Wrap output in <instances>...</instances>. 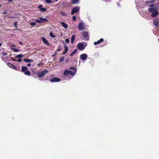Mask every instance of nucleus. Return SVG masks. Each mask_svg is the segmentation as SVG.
Wrapping results in <instances>:
<instances>
[{"instance_id":"42","label":"nucleus","mask_w":159,"mask_h":159,"mask_svg":"<svg viewBox=\"0 0 159 159\" xmlns=\"http://www.w3.org/2000/svg\"><path fill=\"white\" fill-rule=\"evenodd\" d=\"M7 13V11L6 10H4L3 11V14H6Z\"/></svg>"},{"instance_id":"25","label":"nucleus","mask_w":159,"mask_h":159,"mask_svg":"<svg viewBox=\"0 0 159 159\" xmlns=\"http://www.w3.org/2000/svg\"><path fill=\"white\" fill-rule=\"evenodd\" d=\"M35 21L37 23H42V21L41 20H40V18H39V19L36 20H35Z\"/></svg>"},{"instance_id":"22","label":"nucleus","mask_w":159,"mask_h":159,"mask_svg":"<svg viewBox=\"0 0 159 159\" xmlns=\"http://www.w3.org/2000/svg\"><path fill=\"white\" fill-rule=\"evenodd\" d=\"M64 75H69V70H65L64 72Z\"/></svg>"},{"instance_id":"5","label":"nucleus","mask_w":159,"mask_h":159,"mask_svg":"<svg viewBox=\"0 0 159 159\" xmlns=\"http://www.w3.org/2000/svg\"><path fill=\"white\" fill-rule=\"evenodd\" d=\"M83 38L86 40L89 39V36L88 32L87 31H84L81 34Z\"/></svg>"},{"instance_id":"3","label":"nucleus","mask_w":159,"mask_h":159,"mask_svg":"<svg viewBox=\"0 0 159 159\" xmlns=\"http://www.w3.org/2000/svg\"><path fill=\"white\" fill-rule=\"evenodd\" d=\"M48 72L46 69L44 70L41 72L38 73V75L37 76L38 77H42L43 76L46 74Z\"/></svg>"},{"instance_id":"46","label":"nucleus","mask_w":159,"mask_h":159,"mask_svg":"<svg viewBox=\"0 0 159 159\" xmlns=\"http://www.w3.org/2000/svg\"><path fill=\"white\" fill-rule=\"evenodd\" d=\"M68 50V48H65V51L66 52H67Z\"/></svg>"},{"instance_id":"56","label":"nucleus","mask_w":159,"mask_h":159,"mask_svg":"<svg viewBox=\"0 0 159 159\" xmlns=\"http://www.w3.org/2000/svg\"><path fill=\"white\" fill-rule=\"evenodd\" d=\"M2 44L0 43V47L1 46Z\"/></svg>"},{"instance_id":"26","label":"nucleus","mask_w":159,"mask_h":159,"mask_svg":"<svg viewBox=\"0 0 159 159\" xmlns=\"http://www.w3.org/2000/svg\"><path fill=\"white\" fill-rule=\"evenodd\" d=\"M64 58L63 57H61L59 59V62H61L64 61Z\"/></svg>"},{"instance_id":"24","label":"nucleus","mask_w":159,"mask_h":159,"mask_svg":"<svg viewBox=\"0 0 159 159\" xmlns=\"http://www.w3.org/2000/svg\"><path fill=\"white\" fill-rule=\"evenodd\" d=\"M11 49L12 50L15 52H18L19 51V50L17 48H12Z\"/></svg>"},{"instance_id":"35","label":"nucleus","mask_w":159,"mask_h":159,"mask_svg":"<svg viewBox=\"0 0 159 159\" xmlns=\"http://www.w3.org/2000/svg\"><path fill=\"white\" fill-rule=\"evenodd\" d=\"M72 19L74 21H75L76 20V17L75 16H73L72 17Z\"/></svg>"},{"instance_id":"6","label":"nucleus","mask_w":159,"mask_h":159,"mask_svg":"<svg viewBox=\"0 0 159 159\" xmlns=\"http://www.w3.org/2000/svg\"><path fill=\"white\" fill-rule=\"evenodd\" d=\"M80 10V7L78 6H76L72 9L71 14L73 15L75 13H77Z\"/></svg>"},{"instance_id":"39","label":"nucleus","mask_w":159,"mask_h":159,"mask_svg":"<svg viewBox=\"0 0 159 159\" xmlns=\"http://www.w3.org/2000/svg\"><path fill=\"white\" fill-rule=\"evenodd\" d=\"M7 53L6 52H2V54L3 56L6 55L7 54Z\"/></svg>"},{"instance_id":"13","label":"nucleus","mask_w":159,"mask_h":159,"mask_svg":"<svg viewBox=\"0 0 159 159\" xmlns=\"http://www.w3.org/2000/svg\"><path fill=\"white\" fill-rule=\"evenodd\" d=\"M43 42L46 45H49V43L48 41L44 37H42L41 38Z\"/></svg>"},{"instance_id":"4","label":"nucleus","mask_w":159,"mask_h":159,"mask_svg":"<svg viewBox=\"0 0 159 159\" xmlns=\"http://www.w3.org/2000/svg\"><path fill=\"white\" fill-rule=\"evenodd\" d=\"M69 69L72 70H73V71L69 70V74L73 76L74 75L76 72L77 70L73 67H70L69 68Z\"/></svg>"},{"instance_id":"38","label":"nucleus","mask_w":159,"mask_h":159,"mask_svg":"<svg viewBox=\"0 0 159 159\" xmlns=\"http://www.w3.org/2000/svg\"><path fill=\"white\" fill-rule=\"evenodd\" d=\"M135 3H136V5L137 4H139V0H135Z\"/></svg>"},{"instance_id":"48","label":"nucleus","mask_w":159,"mask_h":159,"mask_svg":"<svg viewBox=\"0 0 159 159\" xmlns=\"http://www.w3.org/2000/svg\"><path fill=\"white\" fill-rule=\"evenodd\" d=\"M43 64V63H39V64H38V66H40L41 64Z\"/></svg>"},{"instance_id":"21","label":"nucleus","mask_w":159,"mask_h":159,"mask_svg":"<svg viewBox=\"0 0 159 159\" xmlns=\"http://www.w3.org/2000/svg\"><path fill=\"white\" fill-rule=\"evenodd\" d=\"M71 2L73 4H76L79 2V0H71Z\"/></svg>"},{"instance_id":"17","label":"nucleus","mask_w":159,"mask_h":159,"mask_svg":"<svg viewBox=\"0 0 159 159\" xmlns=\"http://www.w3.org/2000/svg\"><path fill=\"white\" fill-rule=\"evenodd\" d=\"M40 20H41L42 21V23H43L45 22H48V19L46 18H43L42 17H40Z\"/></svg>"},{"instance_id":"23","label":"nucleus","mask_w":159,"mask_h":159,"mask_svg":"<svg viewBox=\"0 0 159 159\" xmlns=\"http://www.w3.org/2000/svg\"><path fill=\"white\" fill-rule=\"evenodd\" d=\"M30 72L29 70L26 71L24 73V74L27 75L29 76L30 75Z\"/></svg>"},{"instance_id":"2","label":"nucleus","mask_w":159,"mask_h":159,"mask_svg":"<svg viewBox=\"0 0 159 159\" xmlns=\"http://www.w3.org/2000/svg\"><path fill=\"white\" fill-rule=\"evenodd\" d=\"M87 45V44L86 43H78L77 47L78 48L80 51H82L85 49Z\"/></svg>"},{"instance_id":"12","label":"nucleus","mask_w":159,"mask_h":159,"mask_svg":"<svg viewBox=\"0 0 159 159\" xmlns=\"http://www.w3.org/2000/svg\"><path fill=\"white\" fill-rule=\"evenodd\" d=\"M103 41H104L103 39V38H101L99 40H98L97 41L95 42L94 43V44L95 45H96L97 44H99L101 43H102V42H103Z\"/></svg>"},{"instance_id":"57","label":"nucleus","mask_w":159,"mask_h":159,"mask_svg":"<svg viewBox=\"0 0 159 159\" xmlns=\"http://www.w3.org/2000/svg\"><path fill=\"white\" fill-rule=\"evenodd\" d=\"M118 4V5L119 6V4L118 3V4Z\"/></svg>"},{"instance_id":"49","label":"nucleus","mask_w":159,"mask_h":159,"mask_svg":"<svg viewBox=\"0 0 159 159\" xmlns=\"http://www.w3.org/2000/svg\"><path fill=\"white\" fill-rule=\"evenodd\" d=\"M105 1V2H109L111 0H104Z\"/></svg>"},{"instance_id":"10","label":"nucleus","mask_w":159,"mask_h":159,"mask_svg":"<svg viewBox=\"0 0 159 159\" xmlns=\"http://www.w3.org/2000/svg\"><path fill=\"white\" fill-rule=\"evenodd\" d=\"M60 80L59 78L57 77H53L49 80L51 82H58L60 81Z\"/></svg>"},{"instance_id":"7","label":"nucleus","mask_w":159,"mask_h":159,"mask_svg":"<svg viewBox=\"0 0 159 159\" xmlns=\"http://www.w3.org/2000/svg\"><path fill=\"white\" fill-rule=\"evenodd\" d=\"M154 25L156 27L159 26V18H156L153 20Z\"/></svg>"},{"instance_id":"43","label":"nucleus","mask_w":159,"mask_h":159,"mask_svg":"<svg viewBox=\"0 0 159 159\" xmlns=\"http://www.w3.org/2000/svg\"><path fill=\"white\" fill-rule=\"evenodd\" d=\"M64 47L65 48H68V46L67 45H66V44H64Z\"/></svg>"},{"instance_id":"51","label":"nucleus","mask_w":159,"mask_h":159,"mask_svg":"<svg viewBox=\"0 0 159 159\" xmlns=\"http://www.w3.org/2000/svg\"><path fill=\"white\" fill-rule=\"evenodd\" d=\"M66 52H66L65 51H64V52H62V54H63V55H64V54H65L66 53Z\"/></svg>"},{"instance_id":"36","label":"nucleus","mask_w":159,"mask_h":159,"mask_svg":"<svg viewBox=\"0 0 159 159\" xmlns=\"http://www.w3.org/2000/svg\"><path fill=\"white\" fill-rule=\"evenodd\" d=\"M65 41L66 43H68L69 42V39H65Z\"/></svg>"},{"instance_id":"53","label":"nucleus","mask_w":159,"mask_h":159,"mask_svg":"<svg viewBox=\"0 0 159 159\" xmlns=\"http://www.w3.org/2000/svg\"><path fill=\"white\" fill-rule=\"evenodd\" d=\"M14 25H15L16 27V25H17V23L16 22H15V23H14Z\"/></svg>"},{"instance_id":"8","label":"nucleus","mask_w":159,"mask_h":159,"mask_svg":"<svg viewBox=\"0 0 159 159\" xmlns=\"http://www.w3.org/2000/svg\"><path fill=\"white\" fill-rule=\"evenodd\" d=\"M88 57L87 54L86 53L82 54L80 55V58L83 61H85L86 60Z\"/></svg>"},{"instance_id":"27","label":"nucleus","mask_w":159,"mask_h":159,"mask_svg":"<svg viewBox=\"0 0 159 159\" xmlns=\"http://www.w3.org/2000/svg\"><path fill=\"white\" fill-rule=\"evenodd\" d=\"M7 65L10 68H12V66H13V65H12L11 63L10 62H8L7 63Z\"/></svg>"},{"instance_id":"44","label":"nucleus","mask_w":159,"mask_h":159,"mask_svg":"<svg viewBox=\"0 0 159 159\" xmlns=\"http://www.w3.org/2000/svg\"><path fill=\"white\" fill-rule=\"evenodd\" d=\"M69 61V59L68 58H67L66 59V62H68Z\"/></svg>"},{"instance_id":"30","label":"nucleus","mask_w":159,"mask_h":159,"mask_svg":"<svg viewBox=\"0 0 159 159\" xmlns=\"http://www.w3.org/2000/svg\"><path fill=\"white\" fill-rule=\"evenodd\" d=\"M49 35L50 36L52 37V38H54L55 37V36L54 35H53L52 32H51L49 33Z\"/></svg>"},{"instance_id":"40","label":"nucleus","mask_w":159,"mask_h":159,"mask_svg":"<svg viewBox=\"0 0 159 159\" xmlns=\"http://www.w3.org/2000/svg\"><path fill=\"white\" fill-rule=\"evenodd\" d=\"M57 54V51H56L55 52V53L52 55V57H55Z\"/></svg>"},{"instance_id":"50","label":"nucleus","mask_w":159,"mask_h":159,"mask_svg":"<svg viewBox=\"0 0 159 159\" xmlns=\"http://www.w3.org/2000/svg\"><path fill=\"white\" fill-rule=\"evenodd\" d=\"M61 49H58L56 51H57V52L60 51H61Z\"/></svg>"},{"instance_id":"19","label":"nucleus","mask_w":159,"mask_h":159,"mask_svg":"<svg viewBox=\"0 0 159 159\" xmlns=\"http://www.w3.org/2000/svg\"><path fill=\"white\" fill-rule=\"evenodd\" d=\"M77 51V49H75L70 54V56H72L74 54L76 53Z\"/></svg>"},{"instance_id":"29","label":"nucleus","mask_w":159,"mask_h":159,"mask_svg":"<svg viewBox=\"0 0 159 159\" xmlns=\"http://www.w3.org/2000/svg\"><path fill=\"white\" fill-rule=\"evenodd\" d=\"M60 13L61 15L64 16H65L67 15V14L64 12H61Z\"/></svg>"},{"instance_id":"41","label":"nucleus","mask_w":159,"mask_h":159,"mask_svg":"<svg viewBox=\"0 0 159 159\" xmlns=\"http://www.w3.org/2000/svg\"><path fill=\"white\" fill-rule=\"evenodd\" d=\"M42 6H43L42 5H39L38 6V8H39V9H40V8H42Z\"/></svg>"},{"instance_id":"31","label":"nucleus","mask_w":159,"mask_h":159,"mask_svg":"<svg viewBox=\"0 0 159 159\" xmlns=\"http://www.w3.org/2000/svg\"><path fill=\"white\" fill-rule=\"evenodd\" d=\"M45 2L47 3H52V1L50 0H45Z\"/></svg>"},{"instance_id":"11","label":"nucleus","mask_w":159,"mask_h":159,"mask_svg":"<svg viewBox=\"0 0 159 159\" xmlns=\"http://www.w3.org/2000/svg\"><path fill=\"white\" fill-rule=\"evenodd\" d=\"M148 6L150 7H153L154 8L158 10L159 9V2H158L155 6L153 4H151Z\"/></svg>"},{"instance_id":"55","label":"nucleus","mask_w":159,"mask_h":159,"mask_svg":"<svg viewBox=\"0 0 159 159\" xmlns=\"http://www.w3.org/2000/svg\"><path fill=\"white\" fill-rule=\"evenodd\" d=\"M11 46H12V47H15V46L14 45H11Z\"/></svg>"},{"instance_id":"54","label":"nucleus","mask_w":159,"mask_h":159,"mask_svg":"<svg viewBox=\"0 0 159 159\" xmlns=\"http://www.w3.org/2000/svg\"><path fill=\"white\" fill-rule=\"evenodd\" d=\"M8 1L11 2L12 1V0H7Z\"/></svg>"},{"instance_id":"47","label":"nucleus","mask_w":159,"mask_h":159,"mask_svg":"<svg viewBox=\"0 0 159 159\" xmlns=\"http://www.w3.org/2000/svg\"><path fill=\"white\" fill-rule=\"evenodd\" d=\"M31 64L30 63H28L27 64V66L28 67H30L31 66Z\"/></svg>"},{"instance_id":"15","label":"nucleus","mask_w":159,"mask_h":159,"mask_svg":"<svg viewBox=\"0 0 159 159\" xmlns=\"http://www.w3.org/2000/svg\"><path fill=\"white\" fill-rule=\"evenodd\" d=\"M28 69L27 67L26 66H23L21 67V71L23 72H24L26 71Z\"/></svg>"},{"instance_id":"45","label":"nucleus","mask_w":159,"mask_h":159,"mask_svg":"<svg viewBox=\"0 0 159 159\" xmlns=\"http://www.w3.org/2000/svg\"><path fill=\"white\" fill-rule=\"evenodd\" d=\"M11 59L14 61H16V60L14 59L13 58V57H12L11 58Z\"/></svg>"},{"instance_id":"16","label":"nucleus","mask_w":159,"mask_h":159,"mask_svg":"<svg viewBox=\"0 0 159 159\" xmlns=\"http://www.w3.org/2000/svg\"><path fill=\"white\" fill-rule=\"evenodd\" d=\"M23 60L27 62H33V60L31 59H24Z\"/></svg>"},{"instance_id":"34","label":"nucleus","mask_w":159,"mask_h":159,"mask_svg":"<svg viewBox=\"0 0 159 159\" xmlns=\"http://www.w3.org/2000/svg\"><path fill=\"white\" fill-rule=\"evenodd\" d=\"M30 25L32 26L35 25H36V23L34 22H32L30 23Z\"/></svg>"},{"instance_id":"9","label":"nucleus","mask_w":159,"mask_h":159,"mask_svg":"<svg viewBox=\"0 0 159 159\" xmlns=\"http://www.w3.org/2000/svg\"><path fill=\"white\" fill-rule=\"evenodd\" d=\"M78 28L80 30H83L84 29V24L82 22H80L78 25Z\"/></svg>"},{"instance_id":"37","label":"nucleus","mask_w":159,"mask_h":159,"mask_svg":"<svg viewBox=\"0 0 159 159\" xmlns=\"http://www.w3.org/2000/svg\"><path fill=\"white\" fill-rule=\"evenodd\" d=\"M16 61H18L19 62H21L22 61V59L21 58H19L18 60H16Z\"/></svg>"},{"instance_id":"28","label":"nucleus","mask_w":159,"mask_h":159,"mask_svg":"<svg viewBox=\"0 0 159 159\" xmlns=\"http://www.w3.org/2000/svg\"><path fill=\"white\" fill-rule=\"evenodd\" d=\"M46 9L45 8H41L40 9V11L43 12H45L46 11Z\"/></svg>"},{"instance_id":"18","label":"nucleus","mask_w":159,"mask_h":159,"mask_svg":"<svg viewBox=\"0 0 159 159\" xmlns=\"http://www.w3.org/2000/svg\"><path fill=\"white\" fill-rule=\"evenodd\" d=\"M75 39V35L74 34H73L72 35L71 37V42L72 43H73Z\"/></svg>"},{"instance_id":"14","label":"nucleus","mask_w":159,"mask_h":159,"mask_svg":"<svg viewBox=\"0 0 159 159\" xmlns=\"http://www.w3.org/2000/svg\"><path fill=\"white\" fill-rule=\"evenodd\" d=\"M61 23L62 24V26L65 29H67L68 27L67 25L65 23L63 22H61Z\"/></svg>"},{"instance_id":"33","label":"nucleus","mask_w":159,"mask_h":159,"mask_svg":"<svg viewBox=\"0 0 159 159\" xmlns=\"http://www.w3.org/2000/svg\"><path fill=\"white\" fill-rule=\"evenodd\" d=\"M13 69H14V70H18V69H17V68L15 66H14L13 65V66H12V68Z\"/></svg>"},{"instance_id":"58","label":"nucleus","mask_w":159,"mask_h":159,"mask_svg":"<svg viewBox=\"0 0 159 159\" xmlns=\"http://www.w3.org/2000/svg\"><path fill=\"white\" fill-rule=\"evenodd\" d=\"M1 5L0 4V7H1Z\"/></svg>"},{"instance_id":"52","label":"nucleus","mask_w":159,"mask_h":159,"mask_svg":"<svg viewBox=\"0 0 159 159\" xmlns=\"http://www.w3.org/2000/svg\"><path fill=\"white\" fill-rule=\"evenodd\" d=\"M19 43L20 44H21V45H22L23 44V43L22 42H20V41H19Z\"/></svg>"},{"instance_id":"20","label":"nucleus","mask_w":159,"mask_h":159,"mask_svg":"<svg viewBox=\"0 0 159 159\" xmlns=\"http://www.w3.org/2000/svg\"><path fill=\"white\" fill-rule=\"evenodd\" d=\"M24 55H23L20 54L18 55H16L15 57L16 58H21L22 57H23Z\"/></svg>"},{"instance_id":"32","label":"nucleus","mask_w":159,"mask_h":159,"mask_svg":"<svg viewBox=\"0 0 159 159\" xmlns=\"http://www.w3.org/2000/svg\"><path fill=\"white\" fill-rule=\"evenodd\" d=\"M152 2H153L152 0H151L149 2L147 1H146V5H147L149 3H152Z\"/></svg>"},{"instance_id":"1","label":"nucleus","mask_w":159,"mask_h":159,"mask_svg":"<svg viewBox=\"0 0 159 159\" xmlns=\"http://www.w3.org/2000/svg\"><path fill=\"white\" fill-rule=\"evenodd\" d=\"M152 8H149L148 9L149 11L150 12H152L151 14V16L153 17H156L158 15V10L152 7Z\"/></svg>"}]
</instances>
